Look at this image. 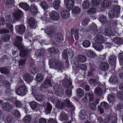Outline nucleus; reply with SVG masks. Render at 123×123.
Wrapping results in <instances>:
<instances>
[{"instance_id":"393cba45","label":"nucleus","mask_w":123,"mask_h":123,"mask_svg":"<svg viewBox=\"0 0 123 123\" xmlns=\"http://www.w3.org/2000/svg\"><path fill=\"white\" fill-rule=\"evenodd\" d=\"M23 78L25 81L28 82H31L32 79L30 75L28 74H25L24 75Z\"/></svg>"},{"instance_id":"2f4dec72","label":"nucleus","mask_w":123,"mask_h":123,"mask_svg":"<svg viewBox=\"0 0 123 123\" xmlns=\"http://www.w3.org/2000/svg\"><path fill=\"white\" fill-rule=\"evenodd\" d=\"M59 0H55L53 3V6L54 8L56 10H57L59 8L60 3Z\"/></svg>"},{"instance_id":"1a4fd4ad","label":"nucleus","mask_w":123,"mask_h":123,"mask_svg":"<svg viewBox=\"0 0 123 123\" xmlns=\"http://www.w3.org/2000/svg\"><path fill=\"white\" fill-rule=\"evenodd\" d=\"M15 28L17 32L19 34H23L26 30L25 26L23 25H17Z\"/></svg>"},{"instance_id":"f03ea898","label":"nucleus","mask_w":123,"mask_h":123,"mask_svg":"<svg viewBox=\"0 0 123 123\" xmlns=\"http://www.w3.org/2000/svg\"><path fill=\"white\" fill-rule=\"evenodd\" d=\"M53 95V93H49L50 97H48V99L49 100H51V101L55 105V107L58 109H62L64 106H65L71 107L72 111L74 110L75 107L68 99L61 101L59 100H55L54 99L53 97L51 96Z\"/></svg>"},{"instance_id":"338daca9","label":"nucleus","mask_w":123,"mask_h":123,"mask_svg":"<svg viewBox=\"0 0 123 123\" xmlns=\"http://www.w3.org/2000/svg\"><path fill=\"white\" fill-rule=\"evenodd\" d=\"M89 20L88 19L86 18L84 19L82 21V24L84 26H86L88 25V23Z\"/></svg>"},{"instance_id":"dca6fc26","label":"nucleus","mask_w":123,"mask_h":123,"mask_svg":"<svg viewBox=\"0 0 123 123\" xmlns=\"http://www.w3.org/2000/svg\"><path fill=\"white\" fill-rule=\"evenodd\" d=\"M60 14L62 18L63 19H67L69 16V12L66 10L62 11L61 12Z\"/></svg>"},{"instance_id":"f704fd0d","label":"nucleus","mask_w":123,"mask_h":123,"mask_svg":"<svg viewBox=\"0 0 123 123\" xmlns=\"http://www.w3.org/2000/svg\"><path fill=\"white\" fill-rule=\"evenodd\" d=\"M43 78L42 74L41 73L38 74L36 76L35 80L38 82H41L43 81Z\"/></svg>"},{"instance_id":"ddd939ff","label":"nucleus","mask_w":123,"mask_h":123,"mask_svg":"<svg viewBox=\"0 0 123 123\" xmlns=\"http://www.w3.org/2000/svg\"><path fill=\"white\" fill-rule=\"evenodd\" d=\"M72 80L70 79L68 80L65 77L62 83V85L64 87H69L72 84Z\"/></svg>"},{"instance_id":"c756f323","label":"nucleus","mask_w":123,"mask_h":123,"mask_svg":"<svg viewBox=\"0 0 123 123\" xmlns=\"http://www.w3.org/2000/svg\"><path fill=\"white\" fill-rule=\"evenodd\" d=\"M82 5L83 8L86 9L89 7L90 4L87 0H85L82 2Z\"/></svg>"},{"instance_id":"9b49d317","label":"nucleus","mask_w":123,"mask_h":123,"mask_svg":"<svg viewBox=\"0 0 123 123\" xmlns=\"http://www.w3.org/2000/svg\"><path fill=\"white\" fill-rule=\"evenodd\" d=\"M50 17L51 19L56 21L59 19L60 15L58 12L55 11H53L50 13Z\"/></svg>"},{"instance_id":"5701e85b","label":"nucleus","mask_w":123,"mask_h":123,"mask_svg":"<svg viewBox=\"0 0 123 123\" xmlns=\"http://www.w3.org/2000/svg\"><path fill=\"white\" fill-rule=\"evenodd\" d=\"M113 41L116 44H123V38L118 37H116L113 39Z\"/></svg>"},{"instance_id":"7c9ffc66","label":"nucleus","mask_w":123,"mask_h":123,"mask_svg":"<svg viewBox=\"0 0 123 123\" xmlns=\"http://www.w3.org/2000/svg\"><path fill=\"white\" fill-rule=\"evenodd\" d=\"M105 34L107 36H113V32H112L111 28H106L104 31Z\"/></svg>"},{"instance_id":"9d476101","label":"nucleus","mask_w":123,"mask_h":123,"mask_svg":"<svg viewBox=\"0 0 123 123\" xmlns=\"http://www.w3.org/2000/svg\"><path fill=\"white\" fill-rule=\"evenodd\" d=\"M64 2L67 8L69 10L72 9L74 3V0H65Z\"/></svg>"},{"instance_id":"0eeeda50","label":"nucleus","mask_w":123,"mask_h":123,"mask_svg":"<svg viewBox=\"0 0 123 123\" xmlns=\"http://www.w3.org/2000/svg\"><path fill=\"white\" fill-rule=\"evenodd\" d=\"M27 87L25 85H22L18 87L15 92L17 94L19 95L23 96L27 92Z\"/></svg>"},{"instance_id":"6ab92c4d","label":"nucleus","mask_w":123,"mask_h":123,"mask_svg":"<svg viewBox=\"0 0 123 123\" xmlns=\"http://www.w3.org/2000/svg\"><path fill=\"white\" fill-rule=\"evenodd\" d=\"M44 31L50 37H52L54 34V30L52 27L48 28Z\"/></svg>"},{"instance_id":"ea45409f","label":"nucleus","mask_w":123,"mask_h":123,"mask_svg":"<svg viewBox=\"0 0 123 123\" xmlns=\"http://www.w3.org/2000/svg\"><path fill=\"white\" fill-rule=\"evenodd\" d=\"M87 55L91 58H93L96 56L95 54L90 50H89L87 52Z\"/></svg>"},{"instance_id":"423d86ee","label":"nucleus","mask_w":123,"mask_h":123,"mask_svg":"<svg viewBox=\"0 0 123 123\" xmlns=\"http://www.w3.org/2000/svg\"><path fill=\"white\" fill-rule=\"evenodd\" d=\"M120 9V7L119 5L114 6L112 10L109 12L108 16L110 18L115 17H118Z\"/></svg>"},{"instance_id":"4c0bfd02","label":"nucleus","mask_w":123,"mask_h":123,"mask_svg":"<svg viewBox=\"0 0 123 123\" xmlns=\"http://www.w3.org/2000/svg\"><path fill=\"white\" fill-rule=\"evenodd\" d=\"M31 116L27 115L26 116L23 118V120L25 123H29L31 121Z\"/></svg>"},{"instance_id":"7ed1b4c3","label":"nucleus","mask_w":123,"mask_h":123,"mask_svg":"<svg viewBox=\"0 0 123 123\" xmlns=\"http://www.w3.org/2000/svg\"><path fill=\"white\" fill-rule=\"evenodd\" d=\"M94 40L96 43L93 45V48L97 51H101L103 47V45L101 44L104 41L103 37L102 36L98 35L94 37Z\"/></svg>"},{"instance_id":"13d9d810","label":"nucleus","mask_w":123,"mask_h":123,"mask_svg":"<svg viewBox=\"0 0 123 123\" xmlns=\"http://www.w3.org/2000/svg\"><path fill=\"white\" fill-rule=\"evenodd\" d=\"M123 108V105L122 103H118L115 107L116 111H118L122 109Z\"/></svg>"},{"instance_id":"a878e982","label":"nucleus","mask_w":123,"mask_h":123,"mask_svg":"<svg viewBox=\"0 0 123 123\" xmlns=\"http://www.w3.org/2000/svg\"><path fill=\"white\" fill-rule=\"evenodd\" d=\"M28 24L30 27L33 28L35 23V20L34 18H30L28 20Z\"/></svg>"},{"instance_id":"79ce46f5","label":"nucleus","mask_w":123,"mask_h":123,"mask_svg":"<svg viewBox=\"0 0 123 123\" xmlns=\"http://www.w3.org/2000/svg\"><path fill=\"white\" fill-rule=\"evenodd\" d=\"M19 49L21 50V51L20 54V56L22 57L25 56L27 54V51L24 49L22 48H18Z\"/></svg>"},{"instance_id":"774afa93","label":"nucleus","mask_w":123,"mask_h":123,"mask_svg":"<svg viewBox=\"0 0 123 123\" xmlns=\"http://www.w3.org/2000/svg\"><path fill=\"white\" fill-rule=\"evenodd\" d=\"M57 50L56 49L53 48H50L48 50V52L50 53H55Z\"/></svg>"},{"instance_id":"bf43d9fd","label":"nucleus","mask_w":123,"mask_h":123,"mask_svg":"<svg viewBox=\"0 0 123 123\" xmlns=\"http://www.w3.org/2000/svg\"><path fill=\"white\" fill-rule=\"evenodd\" d=\"M1 72L2 73L6 74H8L9 72V70L6 68H2L0 69Z\"/></svg>"},{"instance_id":"2eb2a0df","label":"nucleus","mask_w":123,"mask_h":123,"mask_svg":"<svg viewBox=\"0 0 123 123\" xmlns=\"http://www.w3.org/2000/svg\"><path fill=\"white\" fill-rule=\"evenodd\" d=\"M97 27L95 24L93 23L89 26L87 29H83V31L85 32L87 31L93 30L95 31H97Z\"/></svg>"},{"instance_id":"aec40b11","label":"nucleus","mask_w":123,"mask_h":123,"mask_svg":"<svg viewBox=\"0 0 123 123\" xmlns=\"http://www.w3.org/2000/svg\"><path fill=\"white\" fill-rule=\"evenodd\" d=\"M2 108L4 110L8 111L11 109V105L5 102L2 105Z\"/></svg>"},{"instance_id":"4468645a","label":"nucleus","mask_w":123,"mask_h":123,"mask_svg":"<svg viewBox=\"0 0 123 123\" xmlns=\"http://www.w3.org/2000/svg\"><path fill=\"white\" fill-rule=\"evenodd\" d=\"M95 66L92 63H89V70L88 72V76L91 77L92 75L93 72L95 70Z\"/></svg>"},{"instance_id":"c85d7f7f","label":"nucleus","mask_w":123,"mask_h":123,"mask_svg":"<svg viewBox=\"0 0 123 123\" xmlns=\"http://www.w3.org/2000/svg\"><path fill=\"white\" fill-rule=\"evenodd\" d=\"M116 59V57L114 55H112L109 58V63L112 65H114L115 64V62Z\"/></svg>"},{"instance_id":"49530a36","label":"nucleus","mask_w":123,"mask_h":123,"mask_svg":"<svg viewBox=\"0 0 123 123\" xmlns=\"http://www.w3.org/2000/svg\"><path fill=\"white\" fill-rule=\"evenodd\" d=\"M96 10L95 8H90L87 11L88 14L90 15H92L95 14L96 12Z\"/></svg>"},{"instance_id":"5fc2aeb1","label":"nucleus","mask_w":123,"mask_h":123,"mask_svg":"<svg viewBox=\"0 0 123 123\" xmlns=\"http://www.w3.org/2000/svg\"><path fill=\"white\" fill-rule=\"evenodd\" d=\"M40 5L42 8L44 9H46L48 8V6L47 4L44 1L41 2L40 3Z\"/></svg>"},{"instance_id":"cd10ccee","label":"nucleus","mask_w":123,"mask_h":123,"mask_svg":"<svg viewBox=\"0 0 123 123\" xmlns=\"http://www.w3.org/2000/svg\"><path fill=\"white\" fill-rule=\"evenodd\" d=\"M77 59L79 62H84L86 60V57L82 55H79L77 57Z\"/></svg>"},{"instance_id":"052dcab7","label":"nucleus","mask_w":123,"mask_h":123,"mask_svg":"<svg viewBox=\"0 0 123 123\" xmlns=\"http://www.w3.org/2000/svg\"><path fill=\"white\" fill-rule=\"evenodd\" d=\"M12 114L14 116L16 117H19L20 116V114L18 111L14 110L13 111Z\"/></svg>"},{"instance_id":"58836bf2","label":"nucleus","mask_w":123,"mask_h":123,"mask_svg":"<svg viewBox=\"0 0 123 123\" xmlns=\"http://www.w3.org/2000/svg\"><path fill=\"white\" fill-rule=\"evenodd\" d=\"M119 61L120 64L123 69V53H121L119 54Z\"/></svg>"},{"instance_id":"c03bdc74","label":"nucleus","mask_w":123,"mask_h":123,"mask_svg":"<svg viewBox=\"0 0 123 123\" xmlns=\"http://www.w3.org/2000/svg\"><path fill=\"white\" fill-rule=\"evenodd\" d=\"M101 107L104 109H108L109 107V105L106 102H104L100 104Z\"/></svg>"},{"instance_id":"473e14b6","label":"nucleus","mask_w":123,"mask_h":123,"mask_svg":"<svg viewBox=\"0 0 123 123\" xmlns=\"http://www.w3.org/2000/svg\"><path fill=\"white\" fill-rule=\"evenodd\" d=\"M11 36L10 35L6 34L3 35L1 37V40L4 42H8L11 38Z\"/></svg>"},{"instance_id":"f8f14e48","label":"nucleus","mask_w":123,"mask_h":123,"mask_svg":"<svg viewBox=\"0 0 123 123\" xmlns=\"http://www.w3.org/2000/svg\"><path fill=\"white\" fill-rule=\"evenodd\" d=\"M22 40L21 37L18 36L17 37L15 40V46L18 47V48H22Z\"/></svg>"},{"instance_id":"72a5a7b5","label":"nucleus","mask_w":123,"mask_h":123,"mask_svg":"<svg viewBox=\"0 0 123 123\" xmlns=\"http://www.w3.org/2000/svg\"><path fill=\"white\" fill-rule=\"evenodd\" d=\"M19 6L21 8L25 10H28L29 9V6L26 3H20Z\"/></svg>"},{"instance_id":"a18cd8bd","label":"nucleus","mask_w":123,"mask_h":123,"mask_svg":"<svg viewBox=\"0 0 123 123\" xmlns=\"http://www.w3.org/2000/svg\"><path fill=\"white\" fill-rule=\"evenodd\" d=\"M30 105L31 108L33 110L35 109L37 106V103L35 101H32L30 102Z\"/></svg>"},{"instance_id":"bb28decb","label":"nucleus","mask_w":123,"mask_h":123,"mask_svg":"<svg viewBox=\"0 0 123 123\" xmlns=\"http://www.w3.org/2000/svg\"><path fill=\"white\" fill-rule=\"evenodd\" d=\"M30 11L31 12L34 14H36L37 11V7L34 4L31 6Z\"/></svg>"},{"instance_id":"b1692460","label":"nucleus","mask_w":123,"mask_h":123,"mask_svg":"<svg viewBox=\"0 0 123 123\" xmlns=\"http://www.w3.org/2000/svg\"><path fill=\"white\" fill-rule=\"evenodd\" d=\"M109 68V64L106 62H102L100 65V69L103 71H105L107 70Z\"/></svg>"},{"instance_id":"e433bc0d","label":"nucleus","mask_w":123,"mask_h":123,"mask_svg":"<svg viewBox=\"0 0 123 123\" xmlns=\"http://www.w3.org/2000/svg\"><path fill=\"white\" fill-rule=\"evenodd\" d=\"M77 95L79 97H82L84 94V91L80 88H78L77 89Z\"/></svg>"},{"instance_id":"4d7b16f0","label":"nucleus","mask_w":123,"mask_h":123,"mask_svg":"<svg viewBox=\"0 0 123 123\" xmlns=\"http://www.w3.org/2000/svg\"><path fill=\"white\" fill-rule=\"evenodd\" d=\"M52 108V106L50 103H47V107L46 109V111L49 113H50L51 112Z\"/></svg>"},{"instance_id":"6e6d98bb","label":"nucleus","mask_w":123,"mask_h":123,"mask_svg":"<svg viewBox=\"0 0 123 123\" xmlns=\"http://www.w3.org/2000/svg\"><path fill=\"white\" fill-rule=\"evenodd\" d=\"M99 20L102 23L104 24L106 23L107 22L106 17L104 15H102L100 17Z\"/></svg>"},{"instance_id":"09e8293b","label":"nucleus","mask_w":123,"mask_h":123,"mask_svg":"<svg viewBox=\"0 0 123 123\" xmlns=\"http://www.w3.org/2000/svg\"><path fill=\"white\" fill-rule=\"evenodd\" d=\"M72 11L74 14L79 13L80 12V9L79 7L75 6L72 9Z\"/></svg>"},{"instance_id":"37998d69","label":"nucleus","mask_w":123,"mask_h":123,"mask_svg":"<svg viewBox=\"0 0 123 123\" xmlns=\"http://www.w3.org/2000/svg\"><path fill=\"white\" fill-rule=\"evenodd\" d=\"M100 0H92L91 4L92 6H97L100 4Z\"/></svg>"},{"instance_id":"e2e57ef3","label":"nucleus","mask_w":123,"mask_h":123,"mask_svg":"<svg viewBox=\"0 0 123 123\" xmlns=\"http://www.w3.org/2000/svg\"><path fill=\"white\" fill-rule=\"evenodd\" d=\"M95 92L97 95H99L101 94L102 91V89L99 87L97 88L95 90Z\"/></svg>"},{"instance_id":"c9c22d12","label":"nucleus","mask_w":123,"mask_h":123,"mask_svg":"<svg viewBox=\"0 0 123 123\" xmlns=\"http://www.w3.org/2000/svg\"><path fill=\"white\" fill-rule=\"evenodd\" d=\"M115 94L111 93L107 97V99L108 101L110 102H111L114 101L115 99Z\"/></svg>"},{"instance_id":"f257e3e1","label":"nucleus","mask_w":123,"mask_h":123,"mask_svg":"<svg viewBox=\"0 0 123 123\" xmlns=\"http://www.w3.org/2000/svg\"><path fill=\"white\" fill-rule=\"evenodd\" d=\"M23 14L22 11L17 9L13 13L12 17L11 15H7L5 18L6 21L8 23L6 24V27L11 31H12V24L18 20L20 17Z\"/></svg>"},{"instance_id":"680f3d73","label":"nucleus","mask_w":123,"mask_h":123,"mask_svg":"<svg viewBox=\"0 0 123 123\" xmlns=\"http://www.w3.org/2000/svg\"><path fill=\"white\" fill-rule=\"evenodd\" d=\"M44 50H36L35 52V55L37 56H39L41 55L43 53Z\"/></svg>"},{"instance_id":"603ef678","label":"nucleus","mask_w":123,"mask_h":123,"mask_svg":"<svg viewBox=\"0 0 123 123\" xmlns=\"http://www.w3.org/2000/svg\"><path fill=\"white\" fill-rule=\"evenodd\" d=\"M117 97L119 99H123V91H121L118 92Z\"/></svg>"},{"instance_id":"20e7f679","label":"nucleus","mask_w":123,"mask_h":123,"mask_svg":"<svg viewBox=\"0 0 123 123\" xmlns=\"http://www.w3.org/2000/svg\"><path fill=\"white\" fill-rule=\"evenodd\" d=\"M49 64L50 68H53L57 70H62L63 67L62 62L55 58L50 59L49 61Z\"/></svg>"},{"instance_id":"de8ad7c7","label":"nucleus","mask_w":123,"mask_h":123,"mask_svg":"<svg viewBox=\"0 0 123 123\" xmlns=\"http://www.w3.org/2000/svg\"><path fill=\"white\" fill-rule=\"evenodd\" d=\"M45 97L43 95H37L35 97L37 101H42L45 99Z\"/></svg>"},{"instance_id":"412c9836","label":"nucleus","mask_w":123,"mask_h":123,"mask_svg":"<svg viewBox=\"0 0 123 123\" xmlns=\"http://www.w3.org/2000/svg\"><path fill=\"white\" fill-rule=\"evenodd\" d=\"M52 84L50 80L49 79L46 80L42 84V86L44 88H49L52 86Z\"/></svg>"},{"instance_id":"a19ab883","label":"nucleus","mask_w":123,"mask_h":123,"mask_svg":"<svg viewBox=\"0 0 123 123\" xmlns=\"http://www.w3.org/2000/svg\"><path fill=\"white\" fill-rule=\"evenodd\" d=\"M68 118V117L65 113L62 112L61 113L60 119L61 120H65Z\"/></svg>"},{"instance_id":"a211bd4d","label":"nucleus","mask_w":123,"mask_h":123,"mask_svg":"<svg viewBox=\"0 0 123 123\" xmlns=\"http://www.w3.org/2000/svg\"><path fill=\"white\" fill-rule=\"evenodd\" d=\"M111 0H104L101 3V6L104 8L108 7L111 6Z\"/></svg>"},{"instance_id":"f3484780","label":"nucleus","mask_w":123,"mask_h":123,"mask_svg":"<svg viewBox=\"0 0 123 123\" xmlns=\"http://www.w3.org/2000/svg\"><path fill=\"white\" fill-rule=\"evenodd\" d=\"M59 85L57 84H56L53 87V90L54 91L56 95L60 96L62 94L60 89H59Z\"/></svg>"},{"instance_id":"69168bd1","label":"nucleus","mask_w":123,"mask_h":123,"mask_svg":"<svg viewBox=\"0 0 123 123\" xmlns=\"http://www.w3.org/2000/svg\"><path fill=\"white\" fill-rule=\"evenodd\" d=\"M89 108L93 110H95L96 109V105L94 104H90L89 105Z\"/></svg>"},{"instance_id":"0e129e2a","label":"nucleus","mask_w":123,"mask_h":123,"mask_svg":"<svg viewBox=\"0 0 123 123\" xmlns=\"http://www.w3.org/2000/svg\"><path fill=\"white\" fill-rule=\"evenodd\" d=\"M4 2L6 4L8 5L12 4L15 2L14 0H4Z\"/></svg>"},{"instance_id":"864d4df0","label":"nucleus","mask_w":123,"mask_h":123,"mask_svg":"<svg viewBox=\"0 0 123 123\" xmlns=\"http://www.w3.org/2000/svg\"><path fill=\"white\" fill-rule=\"evenodd\" d=\"M6 121L7 123H13L14 121L12 118L10 116H7L6 118Z\"/></svg>"},{"instance_id":"4be33fe9","label":"nucleus","mask_w":123,"mask_h":123,"mask_svg":"<svg viewBox=\"0 0 123 123\" xmlns=\"http://www.w3.org/2000/svg\"><path fill=\"white\" fill-rule=\"evenodd\" d=\"M55 38L57 42H61L63 40L62 35L60 33H56L55 35Z\"/></svg>"},{"instance_id":"8fccbe9b","label":"nucleus","mask_w":123,"mask_h":123,"mask_svg":"<svg viewBox=\"0 0 123 123\" xmlns=\"http://www.w3.org/2000/svg\"><path fill=\"white\" fill-rule=\"evenodd\" d=\"M90 42L88 40H85L82 43V45L85 48H87L89 47L90 45Z\"/></svg>"},{"instance_id":"6e6552de","label":"nucleus","mask_w":123,"mask_h":123,"mask_svg":"<svg viewBox=\"0 0 123 123\" xmlns=\"http://www.w3.org/2000/svg\"><path fill=\"white\" fill-rule=\"evenodd\" d=\"M62 57L65 59H67L68 56L70 57V58H72L73 56V53L70 49H68L64 50L62 54Z\"/></svg>"},{"instance_id":"3c124183","label":"nucleus","mask_w":123,"mask_h":123,"mask_svg":"<svg viewBox=\"0 0 123 123\" xmlns=\"http://www.w3.org/2000/svg\"><path fill=\"white\" fill-rule=\"evenodd\" d=\"M117 81V77L114 75L111 76V77L110 78L109 81L112 83H116Z\"/></svg>"},{"instance_id":"39448f33","label":"nucleus","mask_w":123,"mask_h":123,"mask_svg":"<svg viewBox=\"0 0 123 123\" xmlns=\"http://www.w3.org/2000/svg\"><path fill=\"white\" fill-rule=\"evenodd\" d=\"M117 119L116 116H111L109 115L107 116L105 120V122L103 120L102 118L101 117H98L97 120L99 123H116Z\"/></svg>"}]
</instances>
